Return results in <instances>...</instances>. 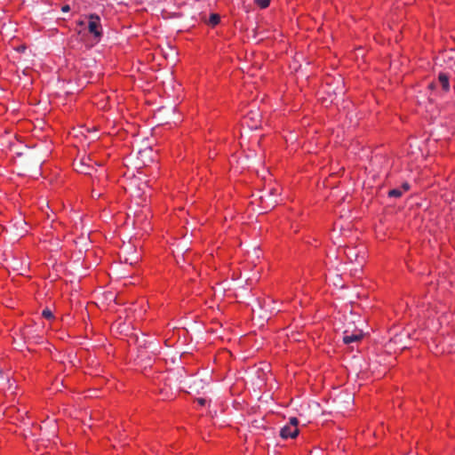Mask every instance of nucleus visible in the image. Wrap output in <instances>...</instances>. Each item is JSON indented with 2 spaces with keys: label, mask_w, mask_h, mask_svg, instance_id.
Returning <instances> with one entry per match:
<instances>
[{
  "label": "nucleus",
  "mask_w": 455,
  "mask_h": 455,
  "mask_svg": "<svg viewBox=\"0 0 455 455\" xmlns=\"http://www.w3.org/2000/svg\"><path fill=\"white\" fill-rule=\"evenodd\" d=\"M298 424L299 420L297 418H290L289 423L281 428V437L283 439L295 438L299 434Z\"/></svg>",
  "instance_id": "nucleus-1"
},
{
  "label": "nucleus",
  "mask_w": 455,
  "mask_h": 455,
  "mask_svg": "<svg viewBox=\"0 0 455 455\" xmlns=\"http://www.w3.org/2000/svg\"><path fill=\"white\" fill-rule=\"evenodd\" d=\"M243 124L248 125L251 129H257L261 122V116L258 111L251 110L243 117Z\"/></svg>",
  "instance_id": "nucleus-2"
},
{
  "label": "nucleus",
  "mask_w": 455,
  "mask_h": 455,
  "mask_svg": "<svg viewBox=\"0 0 455 455\" xmlns=\"http://www.w3.org/2000/svg\"><path fill=\"white\" fill-rule=\"evenodd\" d=\"M88 29L96 38L101 36L100 19L98 15L91 14L89 17Z\"/></svg>",
  "instance_id": "nucleus-3"
},
{
  "label": "nucleus",
  "mask_w": 455,
  "mask_h": 455,
  "mask_svg": "<svg viewBox=\"0 0 455 455\" xmlns=\"http://www.w3.org/2000/svg\"><path fill=\"white\" fill-rule=\"evenodd\" d=\"M363 332L361 331H356L355 332H349L348 331H344L343 341L345 344H351L354 342H358L363 338Z\"/></svg>",
  "instance_id": "nucleus-4"
},
{
  "label": "nucleus",
  "mask_w": 455,
  "mask_h": 455,
  "mask_svg": "<svg viewBox=\"0 0 455 455\" xmlns=\"http://www.w3.org/2000/svg\"><path fill=\"white\" fill-rule=\"evenodd\" d=\"M440 85L443 92H448L450 89L449 77L447 75L441 73L439 74L438 80L436 83L430 84L431 87Z\"/></svg>",
  "instance_id": "nucleus-5"
},
{
  "label": "nucleus",
  "mask_w": 455,
  "mask_h": 455,
  "mask_svg": "<svg viewBox=\"0 0 455 455\" xmlns=\"http://www.w3.org/2000/svg\"><path fill=\"white\" fill-rule=\"evenodd\" d=\"M409 185L407 183H404L403 185V188H394V189H391L389 192H388V196L390 197H400L404 191H407L409 189Z\"/></svg>",
  "instance_id": "nucleus-6"
},
{
  "label": "nucleus",
  "mask_w": 455,
  "mask_h": 455,
  "mask_svg": "<svg viewBox=\"0 0 455 455\" xmlns=\"http://www.w3.org/2000/svg\"><path fill=\"white\" fill-rule=\"evenodd\" d=\"M346 253L350 261L358 259V252L355 251L354 249H348V251Z\"/></svg>",
  "instance_id": "nucleus-7"
},
{
  "label": "nucleus",
  "mask_w": 455,
  "mask_h": 455,
  "mask_svg": "<svg viewBox=\"0 0 455 455\" xmlns=\"http://www.w3.org/2000/svg\"><path fill=\"white\" fill-rule=\"evenodd\" d=\"M220 20V18L218 14H212L209 20L210 24L212 26L217 25Z\"/></svg>",
  "instance_id": "nucleus-8"
},
{
  "label": "nucleus",
  "mask_w": 455,
  "mask_h": 455,
  "mask_svg": "<svg viewBox=\"0 0 455 455\" xmlns=\"http://www.w3.org/2000/svg\"><path fill=\"white\" fill-rule=\"evenodd\" d=\"M42 315L49 320L53 318V314L49 308L44 309L42 312Z\"/></svg>",
  "instance_id": "nucleus-9"
},
{
  "label": "nucleus",
  "mask_w": 455,
  "mask_h": 455,
  "mask_svg": "<svg viewBox=\"0 0 455 455\" xmlns=\"http://www.w3.org/2000/svg\"><path fill=\"white\" fill-rule=\"evenodd\" d=\"M255 2L261 8H266L269 5L270 0H255Z\"/></svg>",
  "instance_id": "nucleus-10"
},
{
  "label": "nucleus",
  "mask_w": 455,
  "mask_h": 455,
  "mask_svg": "<svg viewBox=\"0 0 455 455\" xmlns=\"http://www.w3.org/2000/svg\"><path fill=\"white\" fill-rule=\"evenodd\" d=\"M14 411V408H9L6 410V411H4V414L7 416V417H12V411Z\"/></svg>",
  "instance_id": "nucleus-11"
},
{
  "label": "nucleus",
  "mask_w": 455,
  "mask_h": 455,
  "mask_svg": "<svg viewBox=\"0 0 455 455\" xmlns=\"http://www.w3.org/2000/svg\"><path fill=\"white\" fill-rule=\"evenodd\" d=\"M197 403L201 405V406H204L207 403L206 399L204 398H198L197 399Z\"/></svg>",
  "instance_id": "nucleus-12"
},
{
  "label": "nucleus",
  "mask_w": 455,
  "mask_h": 455,
  "mask_svg": "<svg viewBox=\"0 0 455 455\" xmlns=\"http://www.w3.org/2000/svg\"><path fill=\"white\" fill-rule=\"evenodd\" d=\"M61 10H62V12H67L70 10V7H69V5H64V6H62Z\"/></svg>",
  "instance_id": "nucleus-13"
},
{
  "label": "nucleus",
  "mask_w": 455,
  "mask_h": 455,
  "mask_svg": "<svg viewBox=\"0 0 455 455\" xmlns=\"http://www.w3.org/2000/svg\"><path fill=\"white\" fill-rule=\"evenodd\" d=\"M0 378H1L3 380L7 379V377H6V378H4V373H3L1 371H0Z\"/></svg>",
  "instance_id": "nucleus-14"
},
{
  "label": "nucleus",
  "mask_w": 455,
  "mask_h": 455,
  "mask_svg": "<svg viewBox=\"0 0 455 455\" xmlns=\"http://www.w3.org/2000/svg\"><path fill=\"white\" fill-rule=\"evenodd\" d=\"M18 413L27 414L26 411H21L20 409L17 410Z\"/></svg>",
  "instance_id": "nucleus-15"
}]
</instances>
